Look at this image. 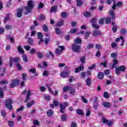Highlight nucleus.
<instances>
[{
    "instance_id": "36",
    "label": "nucleus",
    "mask_w": 127,
    "mask_h": 127,
    "mask_svg": "<svg viewBox=\"0 0 127 127\" xmlns=\"http://www.w3.org/2000/svg\"><path fill=\"white\" fill-rule=\"evenodd\" d=\"M78 31V28H76L74 29H71L70 31V33L72 34H74V33H76Z\"/></svg>"
},
{
    "instance_id": "58",
    "label": "nucleus",
    "mask_w": 127,
    "mask_h": 127,
    "mask_svg": "<svg viewBox=\"0 0 127 127\" xmlns=\"http://www.w3.org/2000/svg\"><path fill=\"white\" fill-rule=\"evenodd\" d=\"M0 84H2V85H4L5 84H8V81H7V80H1L0 82Z\"/></svg>"
},
{
    "instance_id": "30",
    "label": "nucleus",
    "mask_w": 127,
    "mask_h": 127,
    "mask_svg": "<svg viewBox=\"0 0 127 127\" xmlns=\"http://www.w3.org/2000/svg\"><path fill=\"white\" fill-rule=\"evenodd\" d=\"M38 20L41 21V20H44L45 19V16L43 14H41L40 17H38Z\"/></svg>"
},
{
    "instance_id": "10",
    "label": "nucleus",
    "mask_w": 127,
    "mask_h": 127,
    "mask_svg": "<svg viewBox=\"0 0 127 127\" xmlns=\"http://www.w3.org/2000/svg\"><path fill=\"white\" fill-rule=\"evenodd\" d=\"M103 58L104 59H105V60L104 61V62L101 63L100 65H101L102 66H103L104 68H107V67H108V61H107V58L106 57V56H104L103 57Z\"/></svg>"
},
{
    "instance_id": "45",
    "label": "nucleus",
    "mask_w": 127,
    "mask_h": 127,
    "mask_svg": "<svg viewBox=\"0 0 127 127\" xmlns=\"http://www.w3.org/2000/svg\"><path fill=\"white\" fill-rule=\"evenodd\" d=\"M44 100L45 101H50V99H51V97L49 95H45L44 98Z\"/></svg>"
},
{
    "instance_id": "6",
    "label": "nucleus",
    "mask_w": 127,
    "mask_h": 127,
    "mask_svg": "<svg viewBox=\"0 0 127 127\" xmlns=\"http://www.w3.org/2000/svg\"><path fill=\"white\" fill-rule=\"evenodd\" d=\"M126 66L124 65H122L119 67L116 68V73L117 75H120V73H121V71H122L124 72V71H126Z\"/></svg>"
},
{
    "instance_id": "50",
    "label": "nucleus",
    "mask_w": 127,
    "mask_h": 127,
    "mask_svg": "<svg viewBox=\"0 0 127 127\" xmlns=\"http://www.w3.org/2000/svg\"><path fill=\"white\" fill-rule=\"evenodd\" d=\"M95 48L98 50H102V45L100 44H97L95 45Z\"/></svg>"
},
{
    "instance_id": "56",
    "label": "nucleus",
    "mask_w": 127,
    "mask_h": 127,
    "mask_svg": "<svg viewBox=\"0 0 127 127\" xmlns=\"http://www.w3.org/2000/svg\"><path fill=\"white\" fill-rule=\"evenodd\" d=\"M102 122L104 124H108L109 123V121L106 119L105 117H102Z\"/></svg>"
},
{
    "instance_id": "22",
    "label": "nucleus",
    "mask_w": 127,
    "mask_h": 127,
    "mask_svg": "<svg viewBox=\"0 0 127 127\" xmlns=\"http://www.w3.org/2000/svg\"><path fill=\"white\" fill-rule=\"evenodd\" d=\"M83 15L84 16H85V17H87V18H88L89 17H91V12L85 11L83 12Z\"/></svg>"
},
{
    "instance_id": "60",
    "label": "nucleus",
    "mask_w": 127,
    "mask_h": 127,
    "mask_svg": "<svg viewBox=\"0 0 127 127\" xmlns=\"http://www.w3.org/2000/svg\"><path fill=\"white\" fill-rule=\"evenodd\" d=\"M0 97L2 98H3V92H2V89L0 87Z\"/></svg>"
},
{
    "instance_id": "35",
    "label": "nucleus",
    "mask_w": 127,
    "mask_h": 127,
    "mask_svg": "<svg viewBox=\"0 0 127 127\" xmlns=\"http://www.w3.org/2000/svg\"><path fill=\"white\" fill-rule=\"evenodd\" d=\"M18 51L21 54L24 53V51H23V50L22 49V48H21V46H19L18 47Z\"/></svg>"
},
{
    "instance_id": "13",
    "label": "nucleus",
    "mask_w": 127,
    "mask_h": 127,
    "mask_svg": "<svg viewBox=\"0 0 127 127\" xmlns=\"http://www.w3.org/2000/svg\"><path fill=\"white\" fill-rule=\"evenodd\" d=\"M60 106V112L62 113V114H64V111L66 109V107H65V106L63 104H62V103H60L59 104Z\"/></svg>"
},
{
    "instance_id": "2",
    "label": "nucleus",
    "mask_w": 127,
    "mask_h": 127,
    "mask_svg": "<svg viewBox=\"0 0 127 127\" xmlns=\"http://www.w3.org/2000/svg\"><path fill=\"white\" fill-rule=\"evenodd\" d=\"M13 101L11 99H8L5 101V106L8 110H12V103Z\"/></svg>"
},
{
    "instance_id": "42",
    "label": "nucleus",
    "mask_w": 127,
    "mask_h": 127,
    "mask_svg": "<svg viewBox=\"0 0 127 127\" xmlns=\"http://www.w3.org/2000/svg\"><path fill=\"white\" fill-rule=\"evenodd\" d=\"M61 32H62V30L58 28H56V33L57 34H61Z\"/></svg>"
},
{
    "instance_id": "15",
    "label": "nucleus",
    "mask_w": 127,
    "mask_h": 127,
    "mask_svg": "<svg viewBox=\"0 0 127 127\" xmlns=\"http://www.w3.org/2000/svg\"><path fill=\"white\" fill-rule=\"evenodd\" d=\"M110 15L111 17V19H116V14H115V11L114 10H111L109 11Z\"/></svg>"
},
{
    "instance_id": "64",
    "label": "nucleus",
    "mask_w": 127,
    "mask_h": 127,
    "mask_svg": "<svg viewBox=\"0 0 127 127\" xmlns=\"http://www.w3.org/2000/svg\"><path fill=\"white\" fill-rule=\"evenodd\" d=\"M24 110V106H21L19 109H17L16 110V112H18L19 111H23Z\"/></svg>"
},
{
    "instance_id": "23",
    "label": "nucleus",
    "mask_w": 127,
    "mask_h": 127,
    "mask_svg": "<svg viewBox=\"0 0 127 127\" xmlns=\"http://www.w3.org/2000/svg\"><path fill=\"white\" fill-rule=\"evenodd\" d=\"M102 104L105 108H110L111 107V103L109 102H104Z\"/></svg>"
},
{
    "instance_id": "32",
    "label": "nucleus",
    "mask_w": 127,
    "mask_h": 127,
    "mask_svg": "<svg viewBox=\"0 0 127 127\" xmlns=\"http://www.w3.org/2000/svg\"><path fill=\"white\" fill-rule=\"evenodd\" d=\"M34 103V101L33 100H32L31 101L29 102L26 105L27 107L30 108V107H31V106L33 105Z\"/></svg>"
},
{
    "instance_id": "34",
    "label": "nucleus",
    "mask_w": 127,
    "mask_h": 127,
    "mask_svg": "<svg viewBox=\"0 0 127 127\" xmlns=\"http://www.w3.org/2000/svg\"><path fill=\"white\" fill-rule=\"evenodd\" d=\"M70 87L69 86H65L63 88V92L64 93H66V92H68V91L70 90Z\"/></svg>"
},
{
    "instance_id": "14",
    "label": "nucleus",
    "mask_w": 127,
    "mask_h": 127,
    "mask_svg": "<svg viewBox=\"0 0 127 127\" xmlns=\"http://www.w3.org/2000/svg\"><path fill=\"white\" fill-rule=\"evenodd\" d=\"M112 25H113L112 28V31H113L114 33H116L117 31H118V26L116 25V23L115 22H111Z\"/></svg>"
},
{
    "instance_id": "19",
    "label": "nucleus",
    "mask_w": 127,
    "mask_h": 127,
    "mask_svg": "<svg viewBox=\"0 0 127 127\" xmlns=\"http://www.w3.org/2000/svg\"><path fill=\"white\" fill-rule=\"evenodd\" d=\"M46 56L47 58H51V57H52L53 59H54V54H53L51 51H50L49 53L46 55Z\"/></svg>"
},
{
    "instance_id": "8",
    "label": "nucleus",
    "mask_w": 127,
    "mask_h": 127,
    "mask_svg": "<svg viewBox=\"0 0 127 127\" xmlns=\"http://www.w3.org/2000/svg\"><path fill=\"white\" fill-rule=\"evenodd\" d=\"M92 35L94 37H97V36H100L103 35V33L101 32V31L94 30L92 33Z\"/></svg>"
},
{
    "instance_id": "5",
    "label": "nucleus",
    "mask_w": 127,
    "mask_h": 127,
    "mask_svg": "<svg viewBox=\"0 0 127 127\" xmlns=\"http://www.w3.org/2000/svg\"><path fill=\"white\" fill-rule=\"evenodd\" d=\"M65 70H66L67 71L64 70L62 71L61 73V76L63 78H66L67 76H68V74L70 73V71L68 70L69 68L67 66H65L64 67Z\"/></svg>"
},
{
    "instance_id": "55",
    "label": "nucleus",
    "mask_w": 127,
    "mask_h": 127,
    "mask_svg": "<svg viewBox=\"0 0 127 127\" xmlns=\"http://www.w3.org/2000/svg\"><path fill=\"white\" fill-rule=\"evenodd\" d=\"M8 125L9 127H13V126H14V123H13V122H12V121H9Z\"/></svg>"
},
{
    "instance_id": "40",
    "label": "nucleus",
    "mask_w": 127,
    "mask_h": 127,
    "mask_svg": "<svg viewBox=\"0 0 127 127\" xmlns=\"http://www.w3.org/2000/svg\"><path fill=\"white\" fill-rule=\"evenodd\" d=\"M28 43V44H30V45H33V39H32L31 38H29Z\"/></svg>"
},
{
    "instance_id": "43",
    "label": "nucleus",
    "mask_w": 127,
    "mask_h": 127,
    "mask_svg": "<svg viewBox=\"0 0 127 127\" xmlns=\"http://www.w3.org/2000/svg\"><path fill=\"white\" fill-rule=\"evenodd\" d=\"M86 85L88 86H91V78H88L86 79Z\"/></svg>"
},
{
    "instance_id": "59",
    "label": "nucleus",
    "mask_w": 127,
    "mask_h": 127,
    "mask_svg": "<svg viewBox=\"0 0 127 127\" xmlns=\"http://www.w3.org/2000/svg\"><path fill=\"white\" fill-rule=\"evenodd\" d=\"M96 68V64H93L92 65L90 66L88 69L89 70H94Z\"/></svg>"
},
{
    "instance_id": "12",
    "label": "nucleus",
    "mask_w": 127,
    "mask_h": 127,
    "mask_svg": "<svg viewBox=\"0 0 127 127\" xmlns=\"http://www.w3.org/2000/svg\"><path fill=\"white\" fill-rule=\"evenodd\" d=\"M37 34H38V39H40L38 42V44L40 45L41 43V42H43L44 41V40H43V39H42L43 35H42V33L41 32H38L37 33Z\"/></svg>"
},
{
    "instance_id": "4",
    "label": "nucleus",
    "mask_w": 127,
    "mask_h": 127,
    "mask_svg": "<svg viewBox=\"0 0 127 127\" xmlns=\"http://www.w3.org/2000/svg\"><path fill=\"white\" fill-rule=\"evenodd\" d=\"M71 49L75 53H79L81 50V47L77 45V44H72Z\"/></svg>"
},
{
    "instance_id": "57",
    "label": "nucleus",
    "mask_w": 127,
    "mask_h": 127,
    "mask_svg": "<svg viewBox=\"0 0 127 127\" xmlns=\"http://www.w3.org/2000/svg\"><path fill=\"white\" fill-rule=\"evenodd\" d=\"M93 107L95 110H97L100 107V104L99 103L94 104H93Z\"/></svg>"
},
{
    "instance_id": "53",
    "label": "nucleus",
    "mask_w": 127,
    "mask_h": 127,
    "mask_svg": "<svg viewBox=\"0 0 127 127\" xmlns=\"http://www.w3.org/2000/svg\"><path fill=\"white\" fill-rule=\"evenodd\" d=\"M46 87H47L49 92H51V94H54V92L52 91V89L49 86V84H46Z\"/></svg>"
},
{
    "instance_id": "44",
    "label": "nucleus",
    "mask_w": 127,
    "mask_h": 127,
    "mask_svg": "<svg viewBox=\"0 0 127 127\" xmlns=\"http://www.w3.org/2000/svg\"><path fill=\"white\" fill-rule=\"evenodd\" d=\"M111 17H106V18L105 19L106 24H109V23H110V22H111Z\"/></svg>"
},
{
    "instance_id": "33",
    "label": "nucleus",
    "mask_w": 127,
    "mask_h": 127,
    "mask_svg": "<svg viewBox=\"0 0 127 127\" xmlns=\"http://www.w3.org/2000/svg\"><path fill=\"white\" fill-rule=\"evenodd\" d=\"M83 4V2H82L81 0H76V5L77 6H81Z\"/></svg>"
},
{
    "instance_id": "26",
    "label": "nucleus",
    "mask_w": 127,
    "mask_h": 127,
    "mask_svg": "<svg viewBox=\"0 0 127 127\" xmlns=\"http://www.w3.org/2000/svg\"><path fill=\"white\" fill-rule=\"evenodd\" d=\"M98 78H99L100 80L104 79V73L102 72H99L98 74Z\"/></svg>"
},
{
    "instance_id": "37",
    "label": "nucleus",
    "mask_w": 127,
    "mask_h": 127,
    "mask_svg": "<svg viewBox=\"0 0 127 127\" xmlns=\"http://www.w3.org/2000/svg\"><path fill=\"white\" fill-rule=\"evenodd\" d=\"M111 46L112 48H114V49H117V48H118V44L115 42H113L111 44Z\"/></svg>"
},
{
    "instance_id": "31",
    "label": "nucleus",
    "mask_w": 127,
    "mask_h": 127,
    "mask_svg": "<svg viewBox=\"0 0 127 127\" xmlns=\"http://www.w3.org/2000/svg\"><path fill=\"white\" fill-rule=\"evenodd\" d=\"M92 48H94V45H93V44H88L86 46V50H89V49H91Z\"/></svg>"
},
{
    "instance_id": "24",
    "label": "nucleus",
    "mask_w": 127,
    "mask_h": 127,
    "mask_svg": "<svg viewBox=\"0 0 127 127\" xmlns=\"http://www.w3.org/2000/svg\"><path fill=\"white\" fill-rule=\"evenodd\" d=\"M61 118L63 122H66L67 121V115L66 114H63Z\"/></svg>"
},
{
    "instance_id": "54",
    "label": "nucleus",
    "mask_w": 127,
    "mask_h": 127,
    "mask_svg": "<svg viewBox=\"0 0 127 127\" xmlns=\"http://www.w3.org/2000/svg\"><path fill=\"white\" fill-rule=\"evenodd\" d=\"M120 32H121V34L124 35L126 34V32H127V30H126V29L123 28V29H121Z\"/></svg>"
},
{
    "instance_id": "41",
    "label": "nucleus",
    "mask_w": 127,
    "mask_h": 127,
    "mask_svg": "<svg viewBox=\"0 0 127 127\" xmlns=\"http://www.w3.org/2000/svg\"><path fill=\"white\" fill-rule=\"evenodd\" d=\"M29 72H30L31 73L34 74L36 73V68H35V67H33L31 68L30 70H29Z\"/></svg>"
},
{
    "instance_id": "7",
    "label": "nucleus",
    "mask_w": 127,
    "mask_h": 127,
    "mask_svg": "<svg viewBox=\"0 0 127 127\" xmlns=\"http://www.w3.org/2000/svg\"><path fill=\"white\" fill-rule=\"evenodd\" d=\"M19 83V80L17 79H14L12 80L11 83L9 84V87L11 88H14V87Z\"/></svg>"
},
{
    "instance_id": "18",
    "label": "nucleus",
    "mask_w": 127,
    "mask_h": 127,
    "mask_svg": "<svg viewBox=\"0 0 127 127\" xmlns=\"http://www.w3.org/2000/svg\"><path fill=\"white\" fill-rule=\"evenodd\" d=\"M63 25H64V20L62 19H60L59 20V22L57 23V26H63Z\"/></svg>"
},
{
    "instance_id": "17",
    "label": "nucleus",
    "mask_w": 127,
    "mask_h": 127,
    "mask_svg": "<svg viewBox=\"0 0 127 127\" xmlns=\"http://www.w3.org/2000/svg\"><path fill=\"white\" fill-rule=\"evenodd\" d=\"M83 70H84V65H81L80 66H79L78 67L75 68V73H78V72H80V71H83Z\"/></svg>"
},
{
    "instance_id": "47",
    "label": "nucleus",
    "mask_w": 127,
    "mask_h": 127,
    "mask_svg": "<svg viewBox=\"0 0 127 127\" xmlns=\"http://www.w3.org/2000/svg\"><path fill=\"white\" fill-rule=\"evenodd\" d=\"M43 29L44 30V31H45V32H47V31H48V27H47V25H44L43 26Z\"/></svg>"
},
{
    "instance_id": "52",
    "label": "nucleus",
    "mask_w": 127,
    "mask_h": 127,
    "mask_svg": "<svg viewBox=\"0 0 127 127\" xmlns=\"http://www.w3.org/2000/svg\"><path fill=\"white\" fill-rule=\"evenodd\" d=\"M96 21H97V18H93L91 19V22L92 24H95Z\"/></svg>"
},
{
    "instance_id": "46",
    "label": "nucleus",
    "mask_w": 127,
    "mask_h": 127,
    "mask_svg": "<svg viewBox=\"0 0 127 127\" xmlns=\"http://www.w3.org/2000/svg\"><path fill=\"white\" fill-rule=\"evenodd\" d=\"M111 57L112 58H117V57H118V55L116 53H113L111 54Z\"/></svg>"
},
{
    "instance_id": "21",
    "label": "nucleus",
    "mask_w": 127,
    "mask_h": 127,
    "mask_svg": "<svg viewBox=\"0 0 127 127\" xmlns=\"http://www.w3.org/2000/svg\"><path fill=\"white\" fill-rule=\"evenodd\" d=\"M75 44H81L82 43V40L80 38H77L74 40Z\"/></svg>"
},
{
    "instance_id": "9",
    "label": "nucleus",
    "mask_w": 127,
    "mask_h": 127,
    "mask_svg": "<svg viewBox=\"0 0 127 127\" xmlns=\"http://www.w3.org/2000/svg\"><path fill=\"white\" fill-rule=\"evenodd\" d=\"M59 49H57L55 51V53L57 55H60L61 53H62L63 50H64V46H59Z\"/></svg>"
},
{
    "instance_id": "28",
    "label": "nucleus",
    "mask_w": 127,
    "mask_h": 127,
    "mask_svg": "<svg viewBox=\"0 0 127 127\" xmlns=\"http://www.w3.org/2000/svg\"><path fill=\"white\" fill-rule=\"evenodd\" d=\"M69 91L70 94H71V95H74V94L76 93V90H75V88L72 87H70Z\"/></svg>"
},
{
    "instance_id": "62",
    "label": "nucleus",
    "mask_w": 127,
    "mask_h": 127,
    "mask_svg": "<svg viewBox=\"0 0 127 127\" xmlns=\"http://www.w3.org/2000/svg\"><path fill=\"white\" fill-rule=\"evenodd\" d=\"M104 21H105V18H101L99 21V23L100 25L104 24Z\"/></svg>"
},
{
    "instance_id": "1",
    "label": "nucleus",
    "mask_w": 127,
    "mask_h": 127,
    "mask_svg": "<svg viewBox=\"0 0 127 127\" xmlns=\"http://www.w3.org/2000/svg\"><path fill=\"white\" fill-rule=\"evenodd\" d=\"M33 7H34V3L33 2V1L32 0L28 1L27 6L25 7V9L26 11L24 12V14L26 15V14L30 13Z\"/></svg>"
},
{
    "instance_id": "48",
    "label": "nucleus",
    "mask_w": 127,
    "mask_h": 127,
    "mask_svg": "<svg viewBox=\"0 0 127 127\" xmlns=\"http://www.w3.org/2000/svg\"><path fill=\"white\" fill-rule=\"evenodd\" d=\"M22 58H23L24 62H25V63L27 62L28 60H27V56H26V55H23Z\"/></svg>"
},
{
    "instance_id": "16",
    "label": "nucleus",
    "mask_w": 127,
    "mask_h": 127,
    "mask_svg": "<svg viewBox=\"0 0 127 127\" xmlns=\"http://www.w3.org/2000/svg\"><path fill=\"white\" fill-rule=\"evenodd\" d=\"M121 39L122 40L121 46H124V43H125V39H124V38L123 37H120V38H117L115 41L116 42H120V41H121Z\"/></svg>"
},
{
    "instance_id": "49",
    "label": "nucleus",
    "mask_w": 127,
    "mask_h": 127,
    "mask_svg": "<svg viewBox=\"0 0 127 127\" xmlns=\"http://www.w3.org/2000/svg\"><path fill=\"white\" fill-rule=\"evenodd\" d=\"M43 6H44V4H43L42 2H40L38 5V9H41Z\"/></svg>"
},
{
    "instance_id": "51",
    "label": "nucleus",
    "mask_w": 127,
    "mask_h": 127,
    "mask_svg": "<svg viewBox=\"0 0 127 127\" xmlns=\"http://www.w3.org/2000/svg\"><path fill=\"white\" fill-rule=\"evenodd\" d=\"M86 60V58L85 57H82L80 59V61L82 63V64H85V61Z\"/></svg>"
},
{
    "instance_id": "11",
    "label": "nucleus",
    "mask_w": 127,
    "mask_h": 127,
    "mask_svg": "<svg viewBox=\"0 0 127 127\" xmlns=\"http://www.w3.org/2000/svg\"><path fill=\"white\" fill-rule=\"evenodd\" d=\"M22 11H23V9L21 8H18L17 9V17L20 18L22 16Z\"/></svg>"
},
{
    "instance_id": "39",
    "label": "nucleus",
    "mask_w": 127,
    "mask_h": 127,
    "mask_svg": "<svg viewBox=\"0 0 127 127\" xmlns=\"http://www.w3.org/2000/svg\"><path fill=\"white\" fill-rule=\"evenodd\" d=\"M47 115L49 117H52L53 115V111L51 110H48L47 112Z\"/></svg>"
},
{
    "instance_id": "20",
    "label": "nucleus",
    "mask_w": 127,
    "mask_h": 127,
    "mask_svg": "<svg viewBox=\"0 0 127 127\" xmlns=\"http://www.w3.org/2000/svg\"><path fill=\"white\" fill-rule=\"evenodd\" d=\"M5 72V68L4 67H0V76L1 77L4 75V73Z\"/></svg>"
},
{
    "instance_id": "25",
    "label": "nucleus",
    "mask_w": 127,
    "mask_h": 127,
    "mask_svg": "<svg viewBox=\"0 0 127 127\" xmlns=\"http://www.w3.org/2000/svg\"><path fill=\"white\" fill-rule=\"evenodd\" d=\"M91 35V32L90 31H87L86 33L84 35V38L85 39H88L89 37Z\"/></svg>"
},
{
    "instance_id": "27",
    "label": "nucleus",
    "mask_w": 127,
    "mask_h": 127,
    "mask_svg": "<svg viewBox=\"0 0 127 127\" xmlns=\"http://www.w3.org/2000/svg\"><path fill=\"white\" fill-rule=\"evenodd\" d=\"M61 16L62 18H66V17H68V14L65 12H63L61 14Z\"/></svg>"
},
{
    "instance_id": "61",
    "label": "nucleus",
    "mask_w": 127,
    "mask_h": 127,
    "mask_svg": "<svg viewBox=\"0 0 127 127\" xmlns=\"http://www.w3.org/2000/svg\"><path fill=\"white\" fill-rule=\"evenodd\" d=\"M86 111H87V113H86V117H89L90 115H91V110L90 109H88Z\"/></svg>"
},
{
    "instance_id": "29",
    "label": "nucleus",
    "mask_w": 127,
    "mask_h": 127,
    "mask_svg": "<svg viewBox=\"0 0 127 127\" xmlns=\"http://www.w3.org/2000/svg\"><path fill=\"white\" fill-rule=\"evenodd\" d=\"M57 7H58L57 5L52 6L51 8V9H50L51 12H53V11H57Z\"/></svg>"
},
{
    "instance_id": "3",
    "label": "nucleus",
    "mask_w": 127,
    "mask_h": 127,
    "mask_svg": "<svg viewBox=\"0 0 127 127\" xmlns=\"http://www.w3.org/2000/svg\"><path fill=\"white\" fill-rule=\"evenodd\" d=\"M27 93V96L25 100V103H27L30 100V96H31V91L30 90H25L22 92V94L25 95Z\"/></svg>"
},
{
    "instance_id": "38",
    "label": "nucleus",
    "mask_w": 127,
    "mask_h": 127,
    "mask_svg": "<svg viewBox=\"0 0 127 127\" xmlns=\"http://www.w3.org/2000/svg\"><path fill=\"white\" fill-rule=\"evenodd\" d=\"M77 115H80L81 116H83L84 115V112L80 109H78L76 111Z\"/></svg>"
},
{
    "instance_id": "63",
    "label": "nucleus",
    "mask_w": 127,
    "mask_h": 127,
    "mask_svg": "<svg viewBox=\"0 0 127 127\" xmlns=\"http://www.w3.org/2000/svg\"><path fill=\"white\" fill-rule=\"evenodd\" d=\"M37 55L38 58H43V55L41 53H38Z\"/></svg>"
}]
</instances>
